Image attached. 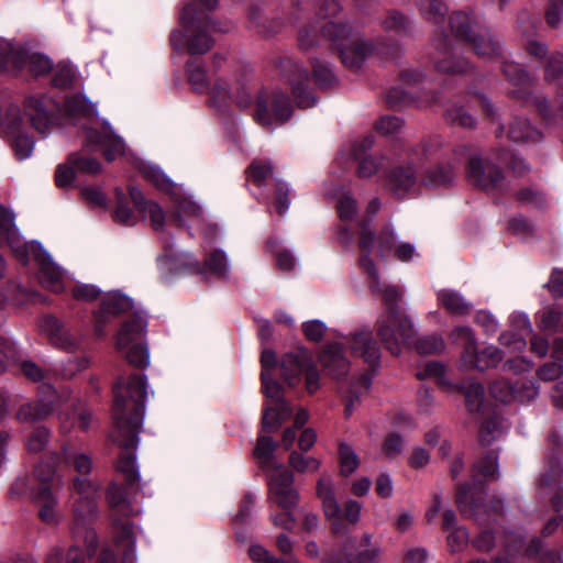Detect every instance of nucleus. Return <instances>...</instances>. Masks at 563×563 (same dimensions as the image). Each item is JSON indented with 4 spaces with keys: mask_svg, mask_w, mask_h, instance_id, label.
<instances>
[{
    "mask_svg": "<svg viewBox=\"0 0 563 563\" xmlns=\"http://www.w3.org/2000/svg\"><path fill=\"white\" fill-rule=\"evenodd\" d=\"M249 169L252 180L257 186H262L273 175V167L268 162L254 161Z\"/></svg>",
    "mask_w": 563,
    "mask_h": 563,
    "instance_id": "nucleus-58",
    "label": "nucleus"
},
{
    "mask_svg": "<svg viewBox=\"0 0 563 563\" xmlns=\"http://www.w3.org/2000/svg\"><path fill=\"white\" fill-rule=\"evenodd\" d=\"M466 405L471 411H478L484 399V387L477 383L468 384L464 389Z\"/></svg>",
    "mask_w": 563,
    "mask_h": 563,
    "instance_id": "nucleus-55",
    "label": "nucleus"
},
{
    "mask_svg": "<svg viewBox=\"0 0 563 563\" xmlns=\"http://www.w3.org/2000/svg\"><path fill=\"white\" fill-rule=\"evenodd\" d=\"M11 142L15 156L19 159L30 157L33 152L34 142L29 135L24 134L19 126L11 131Z\"/></svg>",
    "mask_w": 563,
    "mask_h": 563,
    "instance_id": "nucleus-40",
    "label": "nucleus"
},
{
    "mask_svg": "<svg viewBox=\"0 0 563 563\" xmlns=\"http://www.w3.org/2000/svg\"><path fill=\"white\" fill-rule=\"evenodd\" d=\"M470 530H451L446 537L448 547L452 553L461 552L471 545Z\"/></svg>",
    "mask_w": 563,
    "mask_h": 563,
    "instance_id": "nucleus-53",
    "label": "nucleus"
},
{
    "mask_svg": "<svg viewBox=\"0 0 563 563\" xmlns=\"http://www.w3.org/2000/svg\"><path fill=\"white\" fill-rule=\"evenodd\" d=\"M340 456V472L344 476H349L354 473L358 465L360 460L354 450L346 443H341L339 446Z\"/></svg>",
    "mask_w": 563,
    "mask_h": 563,
    "instance_id": "nucleus-41",
    "label": "nucleus"
},
{
    "mask_svg": "<svg viewBox=\"0 0 563 563\" xmlns=\"http://www.w3.org/2000/svg\"><path fill=\"white\" fill-rule=\"evenodd\" d=\"M55 473L52 465L40 464L35 468V476L38 479V487L33 493V500L38 507V517L44 525L58 526L62 523L63 512L58 507V499L48 485Z\"/></svg>",
    "mask_w": 563,
    "mask_h": 563,
    "instance_id": "nucleus-10",
    "label": "nucleus"
},
{
    "mask_svg": "<svg viewBox=\"0 0 563 563\" xmlns=\"http://www.w3.org/2000/svg\"><path fill=\"white\" fill-rule=\"evenodd\" d=\"M23 49L0 40V68H18L22 65Z\"/></svg>",
    "mask_w": 563,
    "mask_h": 563,
    "instance_id": "nucleus-38",
    "label": "nucleus"
},
{
    "mask_svg": "<svg viewBox=\"0 0 563 563\" xmlns=\"http://www.w3.org/2000/svg\"><path fill=\"white\" fill-rule=\"evenodd\" d=\"M276 448L277 443L272 437L265 434L258 435L253 454L261 468L268 471L280 465L274 457Z\"/></svg>",
    "mask_w": 563,
    "mask_h": 563,
    "instance_id": "nucleus-28",
    "label": "nucleus"
},
{
    "mask_svg": "<svg viewBox=\"0 0 563 563\" xmlns=\"http://www.w3.org/2000/svg\"><path fill=\"white\" fill-rule=\"evenodd\" d=\"M146 332V321L141 314L122 324L117 334V349L125 352L126 361L135 367H146L150 364V353L143 338Z\"/></svg>",
    "mask_w": 563,
    "mask_h": 563,
    "instance_id": "nucleus-8",
    "label": "nucleus"
},
{
    "mask_svg": "<svg viewBox=\"0 0 563 563\" xmlns=\"http://www.w3.org/2000/svg\"><path fill=\"white\" fill-rule=\"evenodd\" d=\"M132 308L133 303L131 299L125 296L120 294H110L106 296L101 301L99 310L95 313L96 332L99 335L103 334L104 327L108 322V317L124 313Z\"/></svg>",
    "mask_w": 563,
    "mask_h": 563,
    "instance_id": "nucleus-19",
    "label": "nucleus"
},
{
    "mask_svg": "<svg viewBox=\"0 0 563 563\" xmlns=\"http://www.w3.org/2000/svg\"><path fill=\"white\" fill-rule=\"evenodd\" d=\"M320 363L324 372L333 379L344 378L350 371V363L338 343L327 344L320 355Z\"/></svg>",
    "mask_w": 563,
    "mask_h": 563,
    "instance_id": "nucleus-20",
    "label": "nucleus"
},
{
    "mask_svg": "<svg viewBox=\"0 0 563 563\" xmlns=\"http://www.w3.org/2000/svg\"><path fill=\"white\" fill-rule=\"evenodd\" d=\"M342 8L335 0H323L317 9L321 35L330 42H336L351 33V27L340 18Z\"/></svg>",
    "mask_w": 563,
    "mask_h": 563,
    "instance_id": "nucleus-15",
    "label": "nucleus"
},
{
    "mask_svg": "<svg viewBox=\"0 0 563 563\" xmlns=\"http://www.w3.org/2000/svg\"><path fill=\"white\" fill-rule=\"evenodd\" d=\"M372 289L382 296L385 307V312L377 320V335L385 347L397 355L415 334L411 320L398 306L401 292L389 285L372 286Z\"/></svg>",
    "mask_w": 563,
    "mask_h": 563,
    "instance_id": "nucleus-2",
    "label": "nucleus"
},
{
    "mask_svg": "<svg viewBox=\"0 0 563 563\" xmlns=\"http://www.w3.org/2000/svg\"><path fill=\"white\" fill-rule=\"evenodd\" d=\"M41 284L54 292L60 291L63 286V272L51 262H43L38 273Z\"/></svg>",
    "mask_w": 563,
    "mask_h": 563,
    "instance_id": "nucleus-32",
    "label": "nucleus"
},
{
    "mask_svg": "<svg viewBox=\"0 0 563 563\" xmlns=\"http://www.w3.org/2000/svg\"><path fill=\"white\" fill-rule=\"evenodd\" d=\"M451 167H435L429 170L422 181L430 186H442L453 180Z\"/></svg>",
    "mask_w": 563,
    "mask_h": 563,
    "instance_id": "nucleus-50",
    "label": "nucleus"
},
{
    "mask_svg": "<svg viewBox=\"0 0 563 563\" xmlns=\"http://www.w3.org/2000/svg\"><path fill=\"white\" fill-rule=\"evenodd\" d=\"M445 120L450 124H456L463 128H473L475 121L473 117L462 107H452L445 112Z\"/></svg>",
    "mask_w": 563,
    "mask_h": 563,
    "instance_id": "nucleus-52",
    "label": "nucleus"
},
{
    "mask_svg": "<svg viewBox=\"0 0 563 563\" xmlns=\"http://www.w3.org/2000/svg\"><path fill=\"white\" fill-rule=\"evenodd\" d=\"M54 411L53 401L38 400L21 406L15 415L18 421L33 423L44 420Z\"/></svg>",
    "mask_w": 563,
    "mask_h": 563,
    "instance_id": "nucleus-27",
    "label": "nucleus"
},
{
    "mask_svg": "<svg viewBox=\"0 0 563 563\" xmlns=\"http://www.w3.org/2000/svg\"><path fill=\"white\" fill-rule=\"evenodd\" d=\"M66 110L71 115H92L95 112L93 104L84 96H73L65 101Z\"/></svg>",
    "mask_w": 563,
    "mask_h": 563,
    "instance_id": "nucleus-42",
    "label": "nucleus"
},
{
    "mask_svg": "<svg viewBox=\"0 0 563 563\" xmlns=\"http://www.w3.org/2000/svg\"><path fill=\"white\" fill-rule=\"evenodd\" d=\"M115 544L122 551V563H133L135 537L133 533H122L115 539Z\"/></svg>",
    "mask_w": 563,
    "mask_h": 563,
    "instance_id": "nucleus-56",
    "label": "nucleus"
},
{
    "mask_svg": "<svg viewBox=\"0 0 563 563\" xmlns=\"http://www.w3.org/2000/svg\"><path fill=\"white\" fill-rule=\"evenodd\" d=\"M497 460V454L489 452L474 465V471L484 478H495L498 470Z\"/></svg>",
    "mask_w": 563,
    "mask_h": 563,
    "instance_id": "nucleus-47",
    "label": "nucleus"
},
{
    "mask_svg": "<svg viewBox=\"0 0 563 563\" xmlns=\"http://www.w3.org/2000/svg\"><path fill=\"white\" fill-rule=\"evenodd\" d=\"M490 395L498 401L507 404L515 397L514 387L505 379H498L490 385Z\"/></svg>",
    "mask_w": 563,
    "mask_h": 563,
    "instance_id": "nucleus-57",
    "label": "nucleus"
},
{
    "mask_svg": "<svg viewBox=\"0 0 563 563\" xmlns=\"http://www.w3.org/2000/svg\"><path fill=\"white\" fill-rule=\"evenodd\" d=\"M75 80V73L71 67L67 65H58L53 75L52 82L57 88H69Z\"/></svg>",
    "mask_w": 563,
    "mask_h": 563,
    "instance_id": "nucleus-61",
    "label": "nucleus"
},
{
    "mask_svg": "<svg viewBox=\"0 0 563 563\" xmlns=\"http://www.w3.org/2000/svg\"><path fill=\"white\" fill-rule=\"evenodd\" d=\"M401 126L402 120L396 115H383L375 123V130L383 135L394 134Z\"/></svg>",
    "mask_w": 563,
    "mask_h": 563,
    "instance_id": "nucleus-63",
    "label": "nucleus"
},
{
    "mask_svg": "<svg viewBox=\"0 0 563 563\" xmlns=\"http://www.w3.org/2000/svg\"><path fill=\"white\" fill-rule=\"evenodd\" d=\"M144 177L161 190H170L172 180L157 167H148L143 170Z\"/></svg>",
    "mask_w": 563,
    "mask_h": 563,
    "instance_id": "nucleus-62",
    "label": "nucleus"
},
{
    "mask_svg": "<svg viewBox=\"0 0 563 563\" xmlns=\"http://www.w3.org/2000/svg\"><path fill=\"white\" fill-rule=\"evenodd\" d=\"M231 98H233V95L228 82L223 79L216 80L210 90V99L212 104L221 109L227 104L228 99Z\"/></svg>",
    "mask_w": 563,
    "mask_h": 563,
    "instance_id": "nucleus-45",
    "label": "nucleus"
},
{
    "mask_svg": "<svg viewBox=\"0 0 563 563\" xmlns=\"http://www.w3.org/2000/svg\"><path fill=\"white\" fill-rule=\"evenodd\" d=\"M188 80L192 88L202 91L207 88V74L205 68L196 60L187 63Z\"/></svg>",
    "mask_w": 563,
    "mask_h": 563,
    "instance_id": "nucleus-44",
    "label": "nucleus"
},
{
    "mask_svg": "<svg viewBox=\"0 0 563 563\" xmlns=\"http://www.w3.org/2000/svg\"><path fill=\"white\" fill-rule=\"evenodd\" d=\"M380 24L385 31H394L400 33L408 30L409 21L401 12L391 10L382 20Z\"/></svg>",
    "mask_w": 563,
    "mask_h": 563,
    "instance_id": "nucleus-43",
    "label": "nucleus"
},
{
    "mask_svg": "<svg viewBox=\"0 0 563 563\" xmlns=\"http://www.w3.org/2000/svg\"><path fill=\"white\" fill-rule=\"evenodd\" d=\"M442 146L440 136L429 137L418 147L404 150L399 156V162L406 164L395 168L388 178L389 189L397 196H402L409 191L417 181L416 165L420 164L424 158L434 155Z\"/></svg>",
    "mask_w": 563,
    "mask_h": 563,
    "instance_id": "nucleus-5",
    "label": "nucleus"
},
{
    "mask_svg": "<svg viewBox=\"0 0 563 563\" xmlns=\"http://www.w3.org/2000/svg\"><path fill=\"white\" fill-rule=\"evenodd\" d=\"M451 336L455 342L463 343L462 363L466 367L484 371L496 367L503 358L500 350L495 346H487L478 351L474 334L468 327L455 328Z\"/></svg>",
    "mask_w": 563,
    "mask_h": 563,
    "instance_id": "nucleus-11",
    "label": "nucleus"
},
{
    "mask_svg": "<svg viewBox=\"0 0 563 563\" xmlns=\"http://www.w3.org/2000/svg\"><path fill=\"white\" fill-rule=\"evenodd\" d=\"M63 456L65 463L73 465L80 476H86L90 473L92 463L87 454L79 453L75 448L65 445L63 448Z\"/></svg>",
    "mask_w": 563,
    "mask_h": 563,
    "instance_id": "nucleus-33",
    "label": "nucleus"
},
{
    "mask_svg": "<svg viewBox=\"0 0 563 563\" xmlns=\"http://www.w3.org/2000/svg\"><path fill=\"white\" fill-rule=\"evenodd\" d=\"M192 34L187 41V51L190 54H205L213 45L212 37L199 25H192Z\"/></svg>",
    "mask_w": 563,
    "mask_h": 563,
    "instance_id": "nucleus-34",
    "label": "nucleus"
},
{
    "mask_svg": "<svg viewBox=\"0 0 563 563\" xmlns=\"http://www.w3.org/2000/svg\"><path fill=\"white\" fill-rule=\"evenodd\" d=\"M503 73L515 85H527L529 76L519 64L512 62H505L503 65Z\"/></svg>",
    "mask_w": 563,
    "mask_h": 563,
    "instance_id": "nucleus-64",
    "label": "nucleus"
},
{
    "mask_svg": "<svg viewBox=\"0 0 563 563\" xmlns=\"http://www.w3.org/2000/svg\"><path fill=\"white\" fill-rule=\"evenodd\" d=\"M438 297L442 306L452 314L462 316L470 311V305L457 292L442 290Z\"/></svg>",
    "mask_w": 563,
    "mask_h": 563,
    "instance_id": "nucleus-35",
    "label": "nucleus"
},
{
    "mask_svg": "<svg viewBox=\"0 0 563 563\" xmlns=\"http://www.w3.org/2000/svg\"><path fill=\"white\" fill-rule=\"evenodd\" d=\"M331 43L339 49L342 63L352 70L360 69L374 48L371 42L354 37L352 32L343 38Z\"/></svg>",
    "mask_w": 563,
    "mask_h": 563,
    "instance_id": "nucleus-16",
    "label": "nucleus"
},
{
    "mask_svg": "<svg viewBox=\"0 0 563 563\" xmlns=\"http://www.w3.org/2000/svg\"><path fill=\"white\" fill-rule=\"evenodd\" d=\"M95 147L102 148L104 158L112 162L124 154L125 144L119 135L113 133L109 124H102L101 130L88 129L84 148L70 154L68 164L81 173L91 175L100 173L101 164L88 153Z\"/></svg>",
    "mask_w": 563,
    "mask_h": 563,
    "instance_id": "nucleus-3",
    "label": "nucleus"
},
{
    "mask_svg": "<svg viewBox=\"0 0 563 563\" xmlns=\"http://www.w3.org/2000/svg\"><path fill=\"white\" fill-rule=\"evenodd\" d=\"M289 466L297 473H316L320 467V461L313 456H306L298 451H291L288 456Z\"/></svg>",
    "mask_w": 563,
    "mask_h": 563,
    "instance_id": "nucleus-36",
    "label": "nucleus"
},
{
    "mask_svg": "<svg viewBox=\"0 0 563 563\" xmlns=\"http://www.w3.org/2000/svg\"><path fill=\"white\" fill-rule=\"evenodd\" d=\"M419 378H434L438 384L449 386V380L445 377V367L443 364L431 361L424 365L423 372L417 373Z\"/></svg>",
    "mask_w": 563,
    "mask_h": 563,
    "instance_id": "nucleus-51",
    "label": "nucleus"
},
{
    "mask_svg": "<svg viewBox=\"0 0 563 563\" xmlns=\"http://www.w3.org/2000/svg\"><path fill=\"white\" fill-rule=\"evenodd\" d=\"M23 109L32 126L40 133H45L58 112V103L44 93H35L25 98Z\"/></svg>",
    "mask_w": 563,
    "mask_h": 563,
    "instance_id": "nucleus-14",
    "label": "nucleus"
},
{
    "mask_svg": "<svg viewBox=\"0 0 563 563\" xmlns=\"http://www.w3.org/2000/svg\"><path fill=\"white\" fill-rule=\"evenodd\" d=\"M269 472V492H276L286 488H294V475L283 464L268 470Z\"/></svg>",
    "mask_w": 563,
    "mask_h": 563,
    "instance_id": "nucleus-39",
    "label": "nucleus"
},
{
    "mask_svg": "<svg viewBox=\"0 0 563 563\" xmlns=\"http://www.w3.org/2000/svg\"><path fill=\"white\" fill-rule=\"evenodd\" d=\"M306 349H298L294 352L286 353L280 361V371L283 377L289 385H295L299 377L303 374V369L310 361Z\"/></svg>",
    "mask_w": 563,
    "mask_h": 563,
    "instance_id": "nucleus-22",
    "label": "nucleus"
},
{
    "mask_svg": "<svg viewBox=\"0 0 563 563\" xmlns=\"http://www.w3.org/2000/svg\"><path fill=\"white\" fill-rule=\"evenodd\" d=\"M10 247L12 249L14 255L22 262L27 263L29 254L30 252H33L35 250V244L25 243L23 242L16 231L12 233L11 235L7 236L4 239Z\"/></svg>",
    "mask_w": 563,
    "mask_h": 563,
    "instance_id": "nucleus-48",
    "label": "nucleus"
},
{
    "mask_svg": "<svg viewBox=\"0 0 563 563\" xmlns=\"http://www.w3.org/2000/svg\"><path fill=\"white\" fill-rule=\"evenodd\" d=\"M471 547L477 552H489L498 542H503L505 551V536L515 533L521 536L518 530H470Z\"/></svg>",
    "mask_w": 563,
    "mask_h": 563,
    "instance_id": "nucleus-23",
    "label": "nucleus"
},
{
    "mask_svg": "<svg viewBox=\"0 0 563 563\" xmlns=\"http://www.w3.org/2000/svg\"><path fill=\"white\" fill-rule=\"evenodd\" d=\"M444 341L438 335H428L420 338L416 342V350L420 354H435L444 350Z\"/></svg>",
    "mask_w": 563,
    "mask_h": 563,
    "instance_id": "nucleus-49",
    "label": "nucleus"
},
{
    "mask_svg": "<svg viewBox=\"0 0 563 563\" xmlns=\"http://www.w3.org/2000/svg\"><path fill=\"white\" fill-rule=\"evenodd\" d=\"M476 23L464 12H456L450 16L452 32L470 43L475 54L484 59H493L500 54L501 46L488 31L475 32Z\"/></svg>",
    "mask_w": 563,
    "mask_h": 563,
    "instance_id": "nucleus-9",
    "label": "nucleus"
},
{
    "mask_svg": "<svg viewBox=\"0 0 563 563\" xmlns=\"http://www.w3.org/2000/svg\"><path fill=\"white\" fill-rule=\"evenodd\" d=\"M292 408L286 400H280L273 406L265 407L262 417L263 431L273 432L277 430L284 421L290 418Z\"/></svg>",
    "mask_w": 563,
    "mask_h": 563,
    "instance_id": "nucleus-26",
    "label": "nucleus"
},
{
    "mask_svg": "<svg viewBox=\"0 0 563 563\" xmlns=\"http://www.w3.org/2000/svg\"><path fill=\"white\" fill-rule=\"evenodd\" d=\"M466 175L470 181L486 190L498 188L504 180L501 169L479 156L470 157Z\"/></svg>",
    "mask_w": 563,
    "mask_h": 563,
    "instance_id": "nucleus-18",
    "label": "nucleus"
},
{
    "mask_svg": "<svg viewBox=\"0 0 563 563\" xmlns=\"http://www.w3.org/2000/svg\"><path fill=\"white\" fill-rule=\"evenodd\" d=\"M336 209L341 220L351 221L356 214L357 205L349 194H342L338 199Z\"/></svg>",
    "mask_w": 563,
    "mask_h": 563,
    "instance_id": "nucleus-59",
    "label": "nucleus"
},
{
    "mask_svg": "<svg viewBox=\"0 0 563 563\" xmlns=\"http://www.w3.org/2000/svg\"><path fill=\"white\" fill-rule=\"evenodd\" d=\"M40 328L51 341V343L57 347L64 350H73L77 342L64 327V324L53 316H46L42 319Z\"/></svg>",
    "mask_w": 563,
    "mask_h": 563,
    "instance_id": "nucleus-21",
    "label": "nucleus"
},
{
    "mask_svg": "<svg viewBox=\"0 0 563 563\" xmlns=\"http://www.w3.org/2000/svg\"><path fill=\"white\" fill-rule=\"evenodd\" d=\"M380 559L382 548L371 533L335 530L333 547L323 563H379Z\"/></svg>",
    "mask_w": 563,
    "mask_h": 563,
    "instance_id": "nucleus-4",
    "label": "nucleus"
},
{
    "mask_svg": "<svg viewBox=\"0 0 563 563\" xmlns=\"http://www.w3.org/2000/svg\"><path fill=\"white\" fill-rule=\"evenodd\" d=\"M49 438V431L45 427L36 428L27 438L26 449L29 452L37 453L41 452Z\"/></svg>",
    "mask_w": 563,
    "mask_h": 563,
    "instance_id": "nucleus-60",
    "label": "nucleus"
},
{
    "mask_svg": "<svg viewBox=\"0 0 563 563\" xmlns=\"http://www.w3.org/2000/svg\"><path fill=\"white\" fill-rule=\"evenodd\" d=\"M74 490L78 498L73 504V518L78 526L93 525L97 517V504L95 495L98 490L96 484L86 477H76L73 483Z\"/></svg>",
    "mask_w": 563,
    "mask_h": 563,
    "instance_id": "nucleus-13",
    "label": "nucleus"
},
{
    "mask_svg": "<svg viewBox=\"0 0 563 563\" xmlns=\"http://www.w3.org/2000/svg\"><path fill=\"white\" fill-rule=\"evenodd\" d=\"M538 556L541 563H562L554 549H544L542 540L533 537L526 540L523 536L508 533L505 536V551L494 560H473L468 563H517L521 559Z\"/></svg>",
    "mask_w": 563,
    "mask_h": 563,
    "instance_id": "nucleus-6",
    "label": "nucleus"
},
{
    "mask_svg": "<svg viewBox=\"0 0 563 563\" xmlns=\"http://www.w3.org/2000/svg\"><path fill=\"white\" fill-rule=\"evenodd\" d=\"M420 9L434 23L441 22L446 12V7L440 0H422Z\"/></svg>",
    "mask_w": 563,
    "mask_h": 563,
    "instance_id": "nucleus-54",
    "label": "nucleus"
},
{
    "mask_svg": "<svg viewBox=\"0 0 563 563\" xmlns=\"http://www.w3.org/2000/svg\"><path fill=\"white\" fill-rule=\"evenodd\" d=\"M279 67L292 86V93L298 107H312L316 103V98L305 88V84L308 81L307 70L288 57L280 59Z\"/></svg>",
    "mask_w": 563,
    "mask_h": 563,
    "instance_id": "nucleus-17",
    "label": "nucleus"
},
{
    "mask_svg": "<svg viewBox=\"0 0 563 563\" xmlns=\"http://www.w3.org/2000/svg\"><path fill=\"white\" fill-rule=\"evenodd\" d=\"M130 197L137 211L150 217L153 229L162 230L165 223L163 209L156 202L145 200L142 192L135 187L130 188Z\"/></svg>",
    "mask_w": 563,
    "mask_h": 563,
    "instance_id": "nucleus-24",
    "label": "nucleus"
},
{
    "mask_svg": "<svg viewBox=\"0 0 563 563\" xmlns=\"http://www.w3.org/2000/svg\"><path fill=\"white\" fill-rule=\"evenodd\" d=\"M113 429L110 437L121 449L117 470L124 476L126 485L133 487L140 481L135 449L147 396L146 377L141 374L120 376L113 386Z\"/></svg>",
    "mask_w": 563,
    "mask_h": 563,
    "instance_id": "nucleus-1",
    "label": "nucleus"
},
{
    "mask_svg": "<svg viewBox=\"0 0 563 563\" xmlns=\"http://www.w3.org/2000/svg\"><path fill=\"white\" fill-rule=\"evenodd\" d=\"M292 109L286 95L279 91H263L256 98L254 120L268 126L274 123H284L291 115Z\"/></svg>",
    "mask_w": 563,
    "mask_h": 563,
    "instance_id": "nucleus-12",
    "label": "nucleus"
},
{
    "mask_svg": "<svg viewBox=\"0 0 563 563\" xmlns=\"http://www.w3.org/2000/svg\"><path fill=\"white\" fill-rule=\"evenodd\" d=\"M508 137L514 142H537L541 139V134L537 129L531 126L527 119L516 118L509 124Z\"/></svg>",
    "mask_w": 563,
    "mask_h": 563,
    "instance_id": "nucleus-30",
    "label": "nucleus"
},
{
    "mask_svg": "<svg viewBox=\"0 0 563 563\" xmlns=\"http://www.w3.org/2000/svg\"><path fill=\"white\" fill-rule=\"evenodd\" d=\"M376 242L378 244L379 255L384 257L395 249L396 235L394 230L389 227H385L376 239L369 222L363 221L360 225L358 233V249L361 252L360 265L371 277L372 286H382L378 280V272L372 258Z\"/></svg>",
    "mask_w": 563,
    "mask_h": 563,
    "instance_id": "nucleus-7",
    "label": "nucleus"
},
{
    "mask_svg": "<svg viewBox=\"0 0 563 563\" xmlns=\"http://www.w3.org/2000/svg\"><path fill=\"white\" fill-rule=\"evenodd\" d=\"M317 495L322 500L325 516L332 519H339L341 510L334 498L333 484L329 477L321 476L319 478Z\"/></svg>",
    "mask_w": 563,
    "mask_h": 563,
    "instance_id": "nucleus-29",
    "label": "nucleus"
},
{
    "mask_svg": "<svg viewBox=\"0 0 563 563\" xmlns=\"http://www.w3.org/2000/svg\"><path fill=\"white\" fill-rule=\"evenodd\" d=\"M501 432V419L493 417L486 420L479 430V441L483 445H489Z\"/></svg>",
    "mask_w": 563,
    "mask_h": 563,
    "instance_id": "nucleus-46",
    "label": "nucleus"
},
{
    "mask_svg": "<svg viewBox=\"0 0 563 563\" xmlns=\"http://www.w3.org/2000/svg\"><path fill=\"white\" fill-rule=\"evenodd\" d=\"M26 67L34 76H42L52 70V62L42 54H26L23 51L22 65L19 68Z\"/></svg>",
    "mask_w": 563,
    "mask_h": 563,
    "instance_id": "nucleus-37",
    "label": "nucleus"
},
{
    "mask_svg": "<svg viewBox=\"0 0 563 563\" xmlns=\"http://www.w3.org/2000/svg\"><path fill=\"white\" fill-rule=\"evenodd\" d=\"M351 350L360 355L371 366H376L379 361V347L367 331L355 333L352 339Z\"/></svg>",
    "mask_w": 563,
    "mask_h": 563,
    "instance_id": "nucleus-25",
    "label": "nucleus"
},
{
    "mask_svg": "<svg viewBox=\"0 0 563 563\" xmlns=\"http://www.w3.org/2000/svg\"><path fill=\"white\" fill-rule=\"evenodd\" d=\"M107 500L113 515L128 517L133 511L130 504L126 501L125 490L114 483L110 484L107 489Z\"/></svg>",
    "mask_w": 563,
    "mask_h": 563,
    "instance_id": "nucleus-31",
    "label": "nucleus"
}]
</instances>
